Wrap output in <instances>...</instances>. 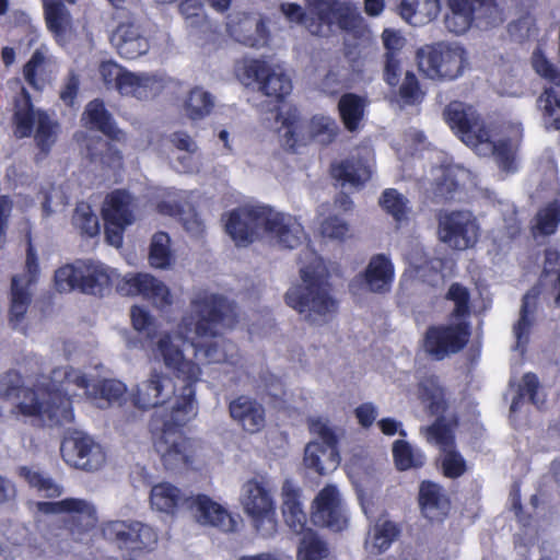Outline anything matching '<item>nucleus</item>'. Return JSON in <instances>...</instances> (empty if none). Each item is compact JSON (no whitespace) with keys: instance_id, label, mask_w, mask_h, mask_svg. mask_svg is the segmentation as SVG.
Returning <instances> with one entry per match:
<instances>
[{"instance_id":"a18cd8bd","label":"nucleus","mask_w":560,"mask_h":560,"mask_svg":"<svg viewBox=\"0 0 560 560\" xmlns=\"http://www.w3.org/2000/svg\"><path fill=\"white\" fill-rule=\"evenodd\" d=\"M214 105V96L209 91L195 86L184 100L183 110L190 120H201L211 114Z\"/></svg>"},{"instance_id":"412c9836","label":"nucleus","mask_w":560,"mask_h":560,"mask_svg":"<svg viewBox=\"0 0 560 560\" xmlns=\"http://www.w3.org/2000/svg\"><path fill=\"white\" fill-rule=\"evenodd\" d=\"M182 394L183 388L177 393L170 376L163 372L152 370L149 376L137 386L131 397L136 407L149 409L167 402L172 395H174L171 405L173 410V405L177 399L183 404L180 399Z\"/></svg>"},{"instance_id":"f704fd0d","label":"nucleus","mask_w":560,"mask_h":560,"mask_svg":"<svg viewBox=\"0 0 560 560\" xmlns=\"http://www.w3.org/2000/svg\"><path fill=\"white\" fill-rule=\"evenodd\" d=\"M373 158H350L331 166L332 176L342 185L359 187L366 183L373 173Z\"/></svg>"},{"instance_id":"5fc2aeb1","label":"nucleus","mask_w":560,"mask_h":560,"mask_svg":"<svg viewBox=\"0 0 560 560\" xmlns=\"http://www.w3.org/2000/svg\"><path fill=\"white\" fill-rule=\"evenodd\" d=\"M380 203L396 222L401 223L407 220L410 210L408 200L396 189H386L381 197Z\"/></svg>"},{"instance_id":"09e8293b","label":"nucleus","mask_w":560,"mask_h":560,"mask_svg":"<svg viewBox=\"0 0 560 560\" xmlns=\"http://www.w3.org/2000/svg\"><path fill=\"white\" fill-rule=\"evenodd\" d=\"M393 457L396 467L399 470L421 467L425 457L423 453L404 440H397L393 443Z\"/></svg>"},{"instance_id":"7c9ffc66","label":"nucleus","mask_w":560,"mask_h":560,"mask_svg":"<svg viewBox=\"0 0 560 560\" xmlns=\"http://www.w3.org/2000/svg\"><path fill=\"white\" fill-rule=\"evenodd\" d=\"M57 65L46 46L37 48L23 67L25 81L35 90H43L52 79Z\"/></svg>"},{"instance_id":"0e129e2a","label":"nucleus","mask_w":560,"mask_h":560,"mask_svg":"<svg viewBox=\"0 0 560 560\" xmlns=\"http://www.w3.org/2000/svg\"><path fill=\"white\" fill-rule=\"evenodd\" d=\"M446 300L454 303L452 315L456 318H464L469 314V291L459 283H453L447 293Z\"/></svg>"},{"instance_id":"2f4dec72","label":"nucleus","mask_w":560,"mask_h":560,"mask_svg":"<svg viewBox=\"0 0 560 560\" xmlns=\"http://www.w3.org/2000/svg\"><path fill=\"white\" fill-rule=\"evenodd\" d=\"M317 18L323 30H325V34L331 25H337L345 31H354L360 28L363 23V18L354 4L336 0Z\"/></svg>"},{"instance_id":"20e7f679","label":"nucleus","mask_w":560,"mask_h":560,"mask_svg":"<svg viewBox=\"0 0 560 560\" xmlns=\"http://www.w3.org/2000/svg\"><path fill=\"white\" fill-rule=\"evenodd\" d=\"M299 261L302 283L288 290L285 302L305 322L315 326L324 325L338 310V302L331 296L326 281L325 265L308 246L303 249Z\"/></svg>"},{"instance_id":"bb28decb","label":"nucleus","mask_w":560,"mask_h":560,"mask_svg":"<svg viewBox=\"0 0 560 560\" xmlns=\"http://www.w3.org/2000/svg\"><path fill=\"white\" fill-rule=\"evenodd\" d=\"M112 43L119 56L129 60L145 55L150 49L149 38L136 20L120 22L112 35Z\"/></svg>"},{"instance_id":"dca6fc26","label":"nucleus","mask_w":560,"mask_h":560,"mask_svg":"<svg viewBox=\"0 0 560 560\" xmlns=\"http://www.w3.org/2000/svg\"><path fill=\"white\" fill-rule=\"evenodd\" d=\"M101 529L105 539L128 551H152L159 541L155 528L140 521H109Z\"/></svg>"},{"instance_id":"f8f14e48","label":"nucleus","mask_w":560,"mask_h":560,"mask_svg":"<svg viewBox=\"0 0 560 560\" xmlns=\"http://www.w3.org/2000/svg\"><path fill=\"white\" fill-rule=\"evenodd\" d=\"M438 238L454 250H466L478 243L481 228L470 210H442L438 214Z\"/></svg>"},{"instance_id":"c756f323","label":"nucleus","mask_w":560,"mask_h":560,"mask_svg":"<svg viewBox=\"0 0 560 560\" xmlns=\"http://www.w3.org/2000/svg\"><path fill=\"white\" fill-rule=\"evenodd\" d=\"M191 497L175 485L162 481L154 485L150 491V506L153 511L175 515L176 512L188 508Z\"/></svg>"},{"instance_id":"aec40b11","label":"nucleus","mask_w":560,"mask_h":560,"mask_svg":"<svg viewBox=\"0 0 560 560\" xmlns=\"http://www.w3.org/2000/svg\"><path fill=\"white\" fill-rule=\"evenodd\" d=\"M469 330L466 323L459 320L430 327L423 338L425 353L435 360L457 353L468 342Z\"/></svg>"},{"instance_id":"774afa93","label":"nucleus","mask_w":560,"mask_h":560,"mask_svg":"<svg viewBox=\"0 0 560 560\" xmlns=\"http://www.w3.org/2000/svg\"><path fill=\"white\" fill-rule=\"evenodd\" d=\"M126 73L127 70L114 61H105L100 66V74L104 83L108 86H114L117 91Z\"/></svg>"},{"instance_id":"f03ea898","label":"nucleus","mask_w":560,"mask_h":560,"mask_svg":"<svg viewBox=\"0 0 560 560\" xmlns=\"http://www.w3.org/2000/svg\"><path fill=\"white\" fill-rule=\"evenodd\" d=\"M81 371L70 366L56 368L49 376L37 380L34 388L23 387L16 372L0 376V398L12 400L15 410L26 418L47 425L72 422L71 400L84 396L98 408L120 402L127 387L117 380H103L92 384Z\"/></svg>"},{"instance_id":"4be33fe9","label":"nucleus","mask_w":560,"mask_h":560,"mask_svg":"<svg viewBox=\"0 0 560 560\" xmlns=\"http://www.w3.org/2000/svg\"><path fill=\"white\" fill-rule=\"evenodd\" d=\"M38 275L39 266L37 256L32 245H30L27 248L24 273L12 278L9 314L10 323L15 328L20 326L27 312L31 302L28 287L37 281Z\"/></svg>"},{"instance_id":"8fccbe9b","label":"nucleus","mask_w":560,"mask_h":560,"mask_svg":"<svg viewBox=\"0 0 560 560\" xmlns=\"http://www.w3.org/2000/svg\"><path fill=\"white\" fill-rule=\"evenodd\" d=\"M364 100L355 94H345L338 104L340 116L346 128L353 131L358 128L364 114Z\"/></svg>"},{"instance_id":"58836bf2","label":"nucleus","mask_w":560,"mask_h":560,"mask_svg":"<svg viewBox=\"0 0 560 560\" xmlns=\"http://www.w3.org/2000/svg\"><path fill=\"white\" fill-rule=\"evenodd\" d=\"M48 30L59 44H65L72 35V19L66 5L58 0H43Z\"/></svg>"},{"instance_id":"ddd939ff","label":"nucleus","mask_w":560,"mask_h":560,"mask_svg":"<svg viewBox=\"0 0 560 560\" xmlns=\"http://www.w3.org/2000/svg\"><path fill=\"white\" fill-rule=\"evenodd\" d=\"M269 207L245 205L226 212L222 220L228 235L236 246H247L264 238Z\"/></svg>"},{"instance_id":"13d9d810","label":"nucleus","mask_w":560,"mask_h":560,"mask_svg":"<svg viewBox=\"0 0 560 560\" xmlns=\"http://www.w3.org/2000/svg\"><path fill=\"white\" fill-rule=\"evenodd\" d=\"M20 475L25 478L31 487L37 489L45 497L54 498L62 493V488L59 485L37 470L22 467Z\"/></svg>"},{"instance_id":"9b49d317","label":"nucleus","mask_w":560,"mask_h":560,"mask_svg":"<svg viewBox=\"0 0 560 560\" xmlns=\"http://www.w3.org/2000/svg\"><path fill=\"white\" fill-rule=\"evenodd\" d=\"M235 73L240 82L246 86L258 84L267 96L281 100L292 91V82L279 63L262 59H245L236 65Z\"/></svg>"},{"instance_id":"69168bd1","label":"nucleus","mask_w":560,"mask_h":560,"mask_svg":"<svg viewBox=\"0 0 560 560\" xmlns=\"http://www.w3.org/2000/svg\"><path fill=\"white\" fill-rule=\"evenodd\" d=\"M348 223L336 215L328 217L320 224V234L331 240H343L349 235Z\"/></svg>"},{"instance_id":"6e6d98bb","label":"nucleus","mask_w":560,"mask_h":560,"mask_svg":"<svg viewBox=\"0 0 560 560\" xmlns=\"http://www.w3.org/2000/svg\"><path fill=\"white\" fill-rule=\"evenodd\" d=\"M436 172L441 175L436 176L435 194L444 198H452L459 182L466 176V171L459 167H440Z\"/></svg>"},{"instance_id":"7ed1b4c3","label":"nucleus","mask_w":560,"mask_h":560,"mask_svg":"<svg viewBox=\"0 0 560 560\" xmlns=\"http://www.w3.org/2000/svg\"><path fill=\"white\" fill-rule=\"evenodd\" d=\"M443 115L454 133L478 155H493L500 168L508 173L516 170L515 152L522 138L520 126L513 128L509 139L498 138L472 106L457 101L450 103Z\"/></svg>"},{"instance_id":"680f3d73","label":"nucleus","mask_w":560,"mask_h":560,"mask_svg":"<svg viewBox=\"0 0 560 560\" xmlns=\"http://www.w3.org/2000/svg\"><path fill=\"white\" fill-rule=\"evenodd\" d=\"M72 222L78 230L88 236H94L100 231L98 218L86 203L77 206Z\"/></svg>"},{"instance_id":"6e6552de","label":"nucleus","mask_w":560,"mask_h":560,"mask_svg":"<svg viewBox=\"0 0 560 560\" xmlns=\"http://www.w3.org/2000/svg\"><path fill=\"white\" fill-rule=\"evenodd\" d=\"M175 406L171 411L170 419L165 420L160 428V420L152 421L154 435V448L167 470H179L191 464L195 455V444L183 435L180 427L188 421L179 423L175 417Z\"/></svg>"},{"instance_id":"ea45409f","label":"nucleus","mask_w":560,"mask_h":560,"mask_svg":"<svg viewBox=\"0 0 560 560\" xmlns=\"http://www.w3.org/2000/svg\"><path fill=\"white\" fill-rule=\"evenodd\" d=\"M394 266L384 255H376L371 258L363 279L371 292L384 293L389 291L394 280Z\"/></svg>"},{"instance_id":"b1692460","label":"nucleus","mask_w":560,"mask_h":560,"mask_svg":"<svg viewBox=\"0 0 560 560\" xmlns=\"http://www.w3.org/2000/svg\"><path fill=\"white\" fill-rule=\"evenodd\" d=\"M427 439L442 452L441 465L446 477L457 478L466 470L462 455L454 450V433L450 425L438 420L427 429Z\"/></svg>"},{"instance_id":"603ef678","label":"nucleus","mask_w":560,"mask_h":560,"mask_svg":"<svg viewBox=\"0 0 560 560\" xmlns=\"http://www.w3.org/2000/svg\"><path fill=\"white\" fill-rule=\"evenodd\" d=\"M179 11L188 26L203 27L205 32H210V36L213 40L217 39L218 36L206 19L203 4L200 0H182Z\"/></svg>"},{"instance_id":"2eb2a0df","label":"nucleus","mask_w":560,"mask_h":560,"mask_svg":"<svg viewBox=\"0 0 560 560\" xmlns=\"http://www.w3.org/2000/svg\"><path fill=\"white\" fill-rule=\"evenodd\" d=\"M36 506L44 514H67L70 534L78 541H89L91 532L98 522L94 504L83 499L68 498L57 502H37Z\"/></svg>"},{"instance_id":"bf43d9fd","label":"nucleus","mask_w":560,"mask_h":560,"mask_svg":"<svg viewBox=\"0 0 560 560\" xmlns=\"http://www.w3.org/2000/svg\"><path fill=\"white\" fill-rule=\"evenodd\" d=\"M81 282L82 266H80V261L60 267L55 273V283L59 292H70L74 289L81 290Z\"/></svg>"},{"instance_id":"0eeeda50","label":"nucleus","mask_w":560,"mask_h":560,"mask_svg":"<svg viewBox=\"0 0 560 560\" xmlns=\"http://www.w3.org/2000/svg\"><path fill=\"white\" fill-rule=\"evenodd\" d=\"M306 423L312 439L304 448V466L318 475L336 470L341 457L338 436L329 420L322 416H312Z\"/></svg>"},{"instance_id":"f257e3e1","label":"nucleus","mask_w":560,"mask_h":560,"mask_svg":"<svg viewBox=\"0 0 560 560\" xmlns=\"http://www.w3.org/2000/svg\"><path fill=\"white\" fill-rule=\"evenodd\" d=\"M236 324L234 306L223 296L208 290H199L190 300V311L183 316L175 331L161 332L151 347L153 361L162 363L178 380L184 382L183 394L175 406L179 423L190 421L197 415L194 385L200 381L201 369L184 354L182 345L189 343L196 355H202L208 363L236 364L238 350L230 340L209 345L196 342V338L217 337Z\"/></svg>"},{"instance_id":"4d7b16f0","label":"nucleus","mask_w":560,"mask_h":560,"mask_svg":"<svg viewBox=\"0 0 560 560\" xmlns=\"http://www.w3.org/2000/svg\"><path fill=\"white\" fill-rule=\"evenodd\" d=\"M40 195L43 196L42 210L45 218L66 210L69 198L61 187L49 185L40 191Z\"/></svg>"},{"instance_id":"c85d7f7f","label":"nucleus","mask_w":560,"mask_h":560,"mask_svg":"<svg viewBox=\"0 0 560 560\" xmlns=\"http://www.w3.org/2000/svg\"><path fill=\"white\" fill-rule=\"evenodd\" d=\"M231 418L248 433H257L265 428L264 406L248 396H240L229 405Z\"/></svg>"},{"instance_id":"a19ab883","label":"nucleus","mask_w":560,"mask_h":560,"mask_svg":"<svg viewBox=\"0 0 560 560\" xmlns=\"http://www.w3.org/2000/svg\"><path fill=\"white\" fill-rule=\"evenodd\" d=\"M419 502L423 515L431 521H439L446 515L450 501L442 488L433 482L423 481L420 486Z\"/></svg>"},{"instance_id":"72a5a7b5","label":"nucleus","mask_w":560,"mask_h":560,"mask_svg":"<svg viewBox=\"0 0 560 560\" xmlns=\"http://www.w3.org/2000/svg\"><path fill=\"white\" fill-rule=\"evenodd\" d=\"M282 514L285 524L296 534L303 535L306 529V513L300 501V490L291 480H285L281 489Z\"/></svg>"},{"instance_id":"49530a36","label":"nucleus","mask_w":560,"mask_h":560,"mask_svg":"<svg viewBox=\"0 0 560 560\" xmlns=\"http://www.w3.org/2000/svg\"><path fill=\"white\" fill-rule=\"evenodd\" d=\"M149 262L155 269L166 270L174 264V255L171 250V238L164 232L155 233L152 236Z\"/></svg>"},{"instance_id":"3c124183","label":"nucleus","mask_w":560,"mask_h":560,"mask_svg":"<svg viewBox=\"0 0 560 560\" xmlns=\"http://www.w3.org/2000/svg\"><path fill=\"white\" fill-rule=\"evenodd\" d=\"M560 223V201L553 200L542 207L535 217L534 234L551 235Z\"/></svg>"},{"instance_id":"a878e982","label":"nucleus","mask_w":560,"mask_h":560,"mask_svg":"<svg viewBox=\"0 0 560 560\" xmlns=\"http://www.w3.org/2000/svg\"><path fill=\"white\" fill-rule=\"evenodd\" d=\"M264 237L283 248H295L305 238L302 224L291 214L269 208Z\"/></svg>"},{"instance_id":"4468645a","label":"nucleus","mask_w":560,"mask_h":560,"mask_svg":"<svg viewBox=\"0 0 560 560\" xmlns=\"http://www.w3.org/2000/svg\"><path fill=\"white\" fill-rule=\"evenodd\" d=\"M447 9L445 27L457 35L467 32L474 22L491 25L502 21L494 0H447Z\"/></svg>"},{"instance_id":"6ab92c4d","label":"nucleus","mask_w":560,"mask_h":560,"mask_svg":"<svg viewBox=\"0 0 560 560\" xmlns=\"http://www.w3.org/2000/svg\"><path fill=\"white\" fill-rule=\"evenodd\" d=\"M102 211L106 240L110 245L119 247L125 229L136 219L133 198L125 190H115L106 197Z\"/></svg>"},{"instance_id":"864d4df0","label":"nucleus","mask_w":560,"mask_h":560,"mask_svg":"<svg viewBox=\"0 0 560 560\" xmlns=\"http://www.w3.org/2000/svg\"><path fill=\"white\" fill-rule=\"evenodd\" d=\"M538 107L542 112L548 128L560 129V100L553 88H546L538 98Z\"/></svg>"},{"instance_id":"f3484780","label":"nucleus","mask_w":560,"mask_h":560,"mask_svg":"<svg viewBox=\"0 0 560 560\" xmlns=\"http://www.w3.org/2000/svg\"><path fill=\"white\" fill-rule=\"evenodd\" d=\"M60 452L66 464L85 471H96L106 463L104 447L91 435L81 431L66 435L61 442Z\"/></svg>"},{"instance_id":"39448f33","label":"nucleus","mask_w":560,"mask_h":560,"mask_svg":"<svg viewBox=\"0 0 560 560\" xmlns=\"http://www.w3.org/2000/svg\"><path fill=\"white\" fill-rule=\"evenodd\" d=\"M277 121L280 122L278 133L283 147L292 151H296L311 140L328 144L335 139L338 131L336 121L329 116L316 115L310 122H301L298 109L292 106L282 107Z\"/></svg>"},{"instance_id":"9d476101","label":"nucleus","mask_w":560,"mask_h":560,"mask_svg":"<svg viewBox=\"0 0 560 560\" xmlns=\"http://www.w3.org/2000/svg\"><path fill=\"white\" fill-rule=\"evenodd\" d=\"M13 121L14 135L25 138L34 132L37 147L45 153L50 150L57 139L58 125L47 114L33 107L25 88H21L14 101Z\"/></svg>"},{"instance_id":"052dcab7","label":"nucleus","mask_w":560,"mask_h":560,"mask_svg":"<svg viewBox=\"0 0 560 560\" xmlns=\"http://www.w3.org/2000/svg\"><path fill=\"white\" fill-rule=\"evenodd\" d=\"M524 396H528L530 401L537 407H540L544 404L545 395H540L539 393V382L535 374L527 373L523 376L517 396L511 404L512 413H515L518 410L520 402Z\"/></svg>"},{"instance_id":"37998d69","label":"nucleus","mask_w":560,"mask_h":560,"mask_svg":"<svg viewBox=\"0 0 560 560\" xmlns=\"http://www.w3.org/2000/svg\"><path fill=\"white\" fill-rule=\"evenodd\" d=\"M415 395L423 408L431 415L444 412L446 408L445 394L438 377L429 375L420 380Z\"/></svg>"},{"instance_id":"473e14b6","label":"nucleus","mask_w":560,"mask_h":560,"mask_svg":"<svg viewBox=\"0 0 560 560\" xmlns=\"http://www.w3.org/2000/svg\"><path fill=\"white\" fill-rule=\"evenodd\" d=\"M80 266H82L81 291L84 293L103 294L113 283L117 287L122 278L101 262L80 261Z\"/></svg>"},{"instance_id":"5701e85b","label":"nucleus","mask_w":560,"mask_h":560,"mask_svg":"<svg viewBox=\"0 0 560 560\" xmlns=\"http://www.w3.org/2000/svg\"><path fill=\"white\" fill-rule=\"evenodd\" d=\"M312 520L334 532L348 527L349 517L339 490L331 485L323 488L313 502Z\"/></svg>"},{"instance_id":"cd10ccee","label":"nucleus","mask_w":560,"mask_h":560,"mask_svg":"<svg viewBox=\"0 0 560 560\" xmlns=\"http://www.w3.org/2000/svg\"><path fill=\"white\" fill-rule=\"evenodd\" d=\"M121 80L118 92L124 96H131L140 101L154 98L166 85V80L162 75L136 73L128 70Z\"/></svg>"},{"instance_id":"e433bc0d","label":"nucleus","mask_w":560,"mask_h":560,"mask_svg":"<svg viewBox=\"0 0 560 560\" xmlns=\"http://www.w3.org/2000/svg\"><path fill=\"white\" fill-rule=\"evenodd\" d=\"M538 294V290L532 289L524 295L518 318L512 327V332L515 338L514 349L521 352H524L529 341V336L536 320Z\"/></svg>"},{"instance_id":"de8ad7c7","label":"nucleus","mask_w":560,"mask_h":560,"mask_svg":"<svg viewBox=\"0 0 560 560\" xmlns=\"http://www.w3.org/2000/svg\"><path fill=\"white\" fill-rule=\"evenodd\" d=\"M329 555L326 542L313 530L306 529L298 546V560H326Z\"/></svg>"},{"instance_id":"a211bd4d","label":"nucleus","mask_w":560,"mask_h":560,"mask_svg":"<svg viewBox=\"0 0 560 560\" xmlns=\"http://www.w3.org/2000/svg\"><path fill=\"white\" fill-rule=\"evenodd\" d=\"M117 291L121 295L142 296L161 311L170 308L175 302L171 288L148 272L125 275L117 283Z\"/></svg>"},{"instance_id":"393cba45","label":"nucleus","mask_w":560,"mask_h":560,"mask_svg":"<svg viewBox=\"0 0 560 560\" xmlns=\"http://www.w3.org/2000/svg\"><path fill=\"white\" fill-rule=\"evenodd\" d=\"M188 509L201 525L215 527L223 533H233L238 527L237 516L205 494L191 497Z\"/></svg>"},{"instance_id":"e2e57ef3","label":"nucleus","mask_w":560,"mask_h":560,"mask_svg":"<svg viewBox=\"0 0 560 560\" xmlns=\"http://www.w3.org/2000/svg\"><path fill=\"white\" fill-rule=\"evenodd\" d=\"M281 12L291 23L303 24L313 35H325L322 24L315 23L313 20L307 18L303 12L301 5L295 3H283L281 5Z\"/></svg>"},{"instance_id":"c03bdc74","label":"nucleus","mask_w":560,"mask_h":560,"mask_svg":"<svg viewBox=\"0 0 560 560\" xmlns=\"http://www.w3.org/2000/svg\"><path fill=\"white\" fill-rule=\"evenodd\" d=\"M398 535V526L394 522L381 517L370 530L365 548L372 555H381L392 546Z\"/></svg>"},{"instance_id":"79ce46f5","label":"nucleus","mask_w":560,"mask_h":560,"mask_svg":"<svg viewBox=\"0 0 560 560\" xmlns=\"http://www.w3.org/2000/svg\"><path fill=\"white\" fill-rule=\"evenodd\" d=\"M441 11L440 0H402L400 15L413 26L432 22Z\"/></svg>"},{"instance_id":"c9c22d12","label":"nucleus","mask_w":560,"mask_h":560,"mask_svg":"<svg viewBox=\"0 0 560 560\" xmlns=\"http://www.w3.org/2000/svg\"><path fill=\"white\" fill-rule=\"evenodd\" d=\"M228 27L232 37L250 47H261L268 40L266 25L257 16L242 15L237 22L232 20Z\"/></svg>"},{"instance_id":"1a4fd4ad","label":"nucleus","mask_w":560,"mask_h":560,"mask_svg":"<svg viewBox=\"0 0 560 560\" xmlns=\"http://www.w3.org/2000/svg\"><path fill=\"white\" fill-rule=\"evenodd\" d=\"M418 66L433 80H455L463 75L468 66V55L456 43L427 45L417 51Z\"/></svg>"},{"instance_id":"338daca9","label":"nucleus","mask_w":560,"mask_h":560,"mask_svg":"<svg viewBox=\"0 0 560 560\" xmlns=\"http://www.w3.org/2000/svg\"><path fill=\"white\" fill-rule=\"evenodd\" d=\"M400 101L404 105H412L421 101L422 94L418 80L411 72H407L399 90Z\"/></svg>"},{"instance_id":"4c0bfd02","label":"nucleus","mask_w":560,"mask_h":560,"mask_svg":"<svg viewBox=\"0 0 560 560\" xmlns=\"http://www.w3.org/2000/svg\"><path fill=\"white\" fill-rule=\"evenodd\" d=\"M82 120L89 128L96 129L113 140L119 142L126 140L125 132L116 126L101 100H93L86 105Z\"/></svg>"},{"instance_id":"423d86ee","label":"nucleus","mask_w":560,"mask_h":560,"mask_svg":"<svg viewBox=\"0 0 560 560\" xmlns=\"http://www.w3.org/2000/svg\"><path fill=\"white\" fill-rule=\"evenodd\" d=\"M240 503L259 536L269 538L277 533L276 505L266 478L253 477L244 481L240 491Z\"/></svg>"}]
</instances>
